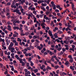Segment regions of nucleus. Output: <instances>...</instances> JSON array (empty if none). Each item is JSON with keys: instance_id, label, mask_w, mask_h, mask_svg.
I'll return each mask as SVG.
<instances>
[{"instance_id": "29", "label": "nucleus", "mask_w": 76, "mask_h": 76, "mask_svg": "<svg viewBox=\"0 0 76 76\" xmlns=\"http://www.w3.org/2000/svg\"><path fill=\"white\" fill-rule=\"evenodd\" d=\"M33 38L34 39H35L36 38H37V36L34 35L33 36Z\"/></svg>"}, {"instance_id": "16", "label": "nucleus", "mask_w": 76, "mask_h": 76, "mask_svg": "<svg viewBox=\"0 0 76 76\" xmlns=\"http://www.w3.org/2000/svg\"><path fill=\"white\" fill-rule=\"evenodd\" d=\"M41 23H39V25H38V30H40L41 29Z\"/></svg>"}, {"instance_id": "9", "label": "nucleus", "mask_w": 76, "mask_h": 76, "mask_svg": "<svg viewBox=\"0 0 76 76\" xmlns=\"http://www.w3.org/2000/svg\"><path fill=\"white\" fill-rule=\"evenodd\" d=\"M64 64L66 66H67V67H69V64H70V63H69V61H66Z\"/></svg>"}, {"instance_id": "44", "label": "nucleus", "mask_w": 76, "mask_h": 76, "mask_svg": "<svg viewBox=\"0 0 76 76\" xmlns=\"http://www.w3.org/2000/svg\"><path fill=\"white\" fill-rule=\"evenodd\" d=\"M15 50H16V51H19V48L17 47H15Z\"/></svg>"}, {"instance_id": "8", "label": "nucleus", "mask_w": 76, "mask_h": 76, "mask_svg": "<svg viewBox=\"0 0 76 76\" xmlns=\"http://www.w3.org/2000/svg\"><path fill=\"white\" fill-rule=\"evenodd\" d=\"M44 3H46L48 4H50V2H51V0H45Z\"/></svg>"}, {"instance_id": "18", "label": "nucleus", "mask_w": 76, "mask_h": 76, "mask_svg": "<svg viewBox=\"0 0 76 76\" xmlns=\"http://www.w3.org/2000/svg\"><path fill=\"white\" fill-rule=\"evenodd\" d=\"M33 17L34 19V22L35 23L37 22V18L35 17L34 15H33Z\"/></svg>"}, {"instance_id": "38", "label": "nucleus", "mask_w": 76, "mask_h": 76, "mask_svg": "<svg viewBox=\"0 0 76 76\" xmlns=\"http://www.w3.org/2000/svg\"><path fill=\"white\" fill-rule=\"evenodd\" d=\"M49 11V10H48L46 12V14L47 15H48L50 13Z\"/></svg>"}, {"instance_id": "30", "label": "nucleus", "mask_w": 76, "mask_h": 76, "mask_svg": "<svg viewBox=\"0 0 76 76\" xmlns=\"http://www.w3.org/2000/svg\"><path fill=\"white\" fill-rule=\"evenodd\" d=\"M7 24L8 25H13V23H10V21H9L7 22Z\"/></svg>"}, {"instance_id": "10", "label": "nucleus", "mask_w": 76, "mask_h": 76, "mask_svg": "<svg viewBox=\"0 0 76 76\" xmlns=\"http://www.w3.org/2000/svg\"><path fill=\"white\" fill-rule=\"evenodd\" d=\"M44 1L43 0H40L37 1L38 4H40V3H44Z\"/></svg>"}, {"instance_id": "61", "label": "nucleus", "mask_w": 76, "mask_h": 76, "mask_svg": "<svg viewBox=\"0 0 76 76\" xmlns=\"http://www.w3.org/2000/svg\"><path fill=\"white\" fill-rule=\"evenodd\" d=\"M56 6V8H57L58 9H60V5H58Z\"/></svg>"}, {"instance_id": "41", "label": "nucleus", "mask_w": 76, "mask_h": 76, "mask_svg": "<svg viewBox=\"0 0 76 76\" xmlns=\"http://www.w3.org/2000/svg\"><path fill=\"white\" fill-rule=\"evenodd\" d=\"M70 69H71V70H72L73 71L75 70V69L74 68H73V67L72 66H70Z\"/></svg>"}, {"instance_id": "33", "label": "nucleus", "mask_w": 76, "mask_h": 76, "mask_svg": "<svg viewBox=\"0 0 76 76\" xmlns=\"http://www.w3.org/2000/svg\"><path fill=\"white\" fill-rule=\"evenodd\" d=\"M56 41H57V42H60V40L58 39H56V40H55L54 42H56Z\"/></svg>"}, {"instance_id": "45", "label": "nucleus", "mask_w": 76, "mask_h": 76, "mask_svg": "<svg viewBox=\"0 0 76 76\" xmlns=\"http://www.w3.org/2000/svg\"><path fill=\"white\" fill-rule=\"evenodd\" d=\"M39 44L38 43H36L35 44V47H37L38 46Z\"/></svg>"}, {"instance_id": "20", "label": "nucleus", "mask_w": 76, "mask_h": 76, "mask_svg": "<svg viewBox=\"0 0 76 76\" xmlns=\"http://www.w3.org/2000/svg\"><path fill=\"white\" fill-rule=\"evenodd\" d=\"M41 5L42 6H47V4L46 3H42L41 4Z\"/></svg>"}, {"instance_id": "26", "label": "nucleus", "mask_w": 76, "mask_h": 76, "mask_svg": "<svg viewBox=\"0 0 76 76\" xmlns=\"http://www.w3.org/2000/svg\"><path fill=\"white\" fill-rule=\"evenodd\" d=\"M20 10L21 13H22L23 12H25V10H24L23 8L20 9Z\"/></svg>"}, {"instance_id": "7", "label": "nucleus", "mask_w": 76, "mask_h": 76, "mask_svg": "<svg viewBox=\"0 0 76 76\" xmlns=\"http://www.w3.org/2000/svg\"><path fill=\"white\" fill-rule=\"evenodd\" d=\"M72 8L73 11H75V10L76 9V8L75 7V5H74V4H72Z\"/></svg>"}, {"instance_id": "49", "label": "nucleus", "mask_w": 76, "mask_h": 76, "mask_svg": "<svg viewBox=\"0 0 76 76\" xmlns=\"http://www.w3.org/2000/svg\"><path fill=\"white\" fill-rule=\"evenodd\" d=\"M60 42L61 43V44H62V45H64V43H63V41L61 40L60 41Z\"/></svg>"}, {"instance_id": "21", "label": "nucleus", "mask_w": 76, "mask_h": 76, "mask_svg": "<svg viewBox=\"0 0 76 76\" xmlns=\"http://www.w3.org/2000/svg\"><path fill=\"white\" fill-rule=\"evenodd\" d=\"M23 8L26 10L28 9V6L26 5H24L23 6Z\"/></svg>"}, {"instance_id": "15", "label": "nucleus", "mask_w": 76, "mask_h": 76, "mask_svg": "<svg viewBox=\"0 0 76 76\" xmlns=\"http://www.w3.org/2000/svg\"><path fill=\"white\" fill-rule=\"evenodd\" d=\"M58 34H63V32L61 31L60 30H58V31L57 32Z\"/></svg>"}, {"instance_id": "6", "label": "nucleus", "mask_w": 76, "mask_h": 76, "mask_svg": "<svg viewBox=\"0 0 76 76\" xmlns=\"http://www.w3.org/2000/svg\"><path fill=\"white\" fill-rule=\"evenodd\" d=\"M26 0H18V1L20 2V3L22 5H23V3H25Z\"/></svg>"}, {"instance_id": "48", "label": "nucleus", "mask_w": 76, "mask_h": 76, "mask_svg": "<svg viewBox=\"0 0 76 76\" xmlns=\"http://www.w3.org/2000/svg\"><path fill=\"white\" fill-rule=\"evenodd\" d=\"M54 68H55V69H57L58 68V66L57 65L55 67H54Z\"/></svg>"}, {"instance_id": "35", "label": "nucleus", "mask_w": 76, "mask_h": 76, "mask_svg": "<svg viewBox=\"0 0 76 76\" xmlns=\"http://www.w3.org/2000/svg\"><path fill=\"white\" fill-rule=\"evenodd\" d=\"M1 68H3L4 69H6V67L5 66L3 65V66H1Z\"/></svg>"}, {"instance_id": "19", "label": "nucleus", "mask_w": 76, "mask_h": 76, "mask_svg": "<svg viewBox=\"0 0 76 76\" xmlns=\"http://www.w3.org/2000/svg\"><path fill=\"white\" fill-rule=\"evenodd\" d=\"M44 67H45V65H42V66H40V69H41L42 70H43L44 68Z\"/></svg>"}, {"instance_id": "46", "label": "nucleus", "mask_w": 76, "mask_h": 76, "mask_svg": "<svg viewBox=\"0 0 76 76\" xmlns=\"http://www.w3.org/2000/svg\"><path fill=\"white\" fill-rule=\"evenodd\" d=\"M47 61H44V64H45V65H46V66H47L48 65V64L47 63Z\"/></svg>"}, {"instance_id": "39", "label": "nucleus", "mask_w": 76, "mask_h": 76, "mask_svg": "<svg viewBox=\"0 0 76 76\" xmlns=\"http://www.w3.org/2000/svg\"><path fill=\"white\" fill-rule=\"evenodd\" d=\"M43 15H45L44 14H40L39 16V17L40 18H43Z\"/></svg>"}, {"instance_id": "51", "label": "nucleus", "mask_w": 76, "mask_h": 76, "mask_svg": "<svg viewBox=\"0 0 76 76\" xmlns=\"http://www.w3.org/2000/svg\"><path fill=\"white\" fill-rule=\"evenodd\" d=\"M21 64L22 66H25V63L23 62H22Z\"/></svg>"}, {"instance_id": "36", "label": "nucleus", "mask_w": 76, "mask_h": 76, "mask_svg": "<svg viewBox=\"0 0 76 76\" xmlns=\"http://www.w3.org/2000/svg\"><path fill=\"white\" fill-rule=\"evenodd\" d=\"M37 48L38 49H39V50H41V49H42V48L40 46H38L37 47Z\"/></svg>"}, {"instance_id": "31", "label": "nucleus", "mask_w": 76, "mask_h": 76, "mask_svg": "<svg viewBox=\"0 0 76 76\" xmlns=\"http://www.w3.org/2000/svg\"><path fill=\"white\" fill-rule=\"evenodd\" d=\"M6 71L4 72V75H6L7 74V73H8V70H7V69H6Z\"/></svg>"}, {"instance_id": "47", "label": "nucleus", "mask_w": 76, "mask_h": 76, "mask_svg": "<svg viewBox=\"0 0 76 76\" xmlns=\"http://www.w3.org/2000/svg\"><path fill=\"white\" fill-rule=\"evenodd\" d=\"M36 10V9H35V8L34 7H32L31 9V10L32 11V10Z\"/></svg>"}, {"instance_id": "40", "label": "nucleus", "mask_w": 76, "mask_h": 76, "mask_svg": "<svg viewBox=\"0 0 76 76\" xmlns=\"http://www.w3.org/2000/svg\"><path fill=\"white\" fill-rule=\"evenodd\" d=\"M20 12V10H18V8H17L16 11V12L17 13H18Z\"/></svg>"}, {"instance_id": "53", "label": "nucleus", "mask_w": 76, "mask_h": 76, "mask_svg": "<svg viewBox=\"0 0 76 76\" xmlns=\"http://www.w3.org/2000/svg\"><path fill=\"white\" fill-rule=\"evenodd\" d=\"M30 62H31V66H33V65H34V63H32V61H30Z\"/></svg>"}, {"instance_id": "59", "label": "nucleus", "mask_w": 76, "mask_h": 76, "mask_svg": "<svg viewBox=\"0 0 76 76\" xmlns=\"http://www.w3.org/2000/svg\"><path fill=\"white\" fill-rule=\"evenodd\" d=\"M62 51L64 53V52H65V51H66V49L64 48H62Z\"/></svg>"}, {"instance_id": "11", "label": "nucleus", "mask_w": 76, "mask_h": 76, "mask_svg": "<svg viewBox=\"0 0 76 76\" xmlns=\"http://www.w3.org/2000/svg\"><path fill=\"white\" fill-rule=\"evenodd\" d=\"M15 4H12L11 7L12 8H14V9H16V6H15Z\"/></svg>"}, {"instance_id": "27", "label": "nucleus", "mask_w": 76, "mask_h": 76, "mask_svg": "<svg viewBox=\"0 0 76 76\" xmlns=\"http://www.w3.org/2000/svg\"><path fill=\"white\" fill-rule=\"evenodd\" d=\"M64 42L65 44H69V42L67 41L66 40H64Z\"/></svg>"}, {"instance_id": "37", "label": "nucleus", "mask_w": 76, "mask_h": 76, "mask_svg": "<svg viewBox=\"0 0 76 76\" xmlns=\"http://www.w3.org/2000/svg\"><path fill=\"white\" fill-rule=\"evenodd\" d=\"M17 41H19V42H21L22 41V40L19 38H18Z\"/></svg>"}, {"instance_id": "54", "label": "nucleus", "mask_w": 76, "mask_h": 76, "mask_svg": "<svg viewBox=\"0 0 76 76\" xmlns=\"http://www.w3.org/2000/svg\"><path fill=\"white\" fill-rule=\"evenodd\" d=\"M2 47H3L4 50H6V46H4L2 45Z\"/></svg>"}, {"instance_id": "14", "label": "nucleus", "mask_w": 76, "mask_h": 76, "mask_svg": "<svg viewBox=\"0 0 76 76\" xmlns=\"http://www.w3.org/2000/svg\"><path fill=\"white\" fill-rule=\"evenodd\" d=\"M28 16H31V15H32V16H34L33 15V13H32V12H29L28 13Z\"/></svg>"}, {"instance_id": "22", "label": "nucleus", "mask_w": 76, "mask_h": 76, "mask_svg": "<svg viewBox=\"0 0 76 76\" xmlns=\"http://www.w3.org/2000/svg\"><path fill=\"white\" fill-rule=\"evenodd\" d=\"M34 73H37V72H38V69H34Z\"/></svg>"}, {"instance_id": "24", "label": "nucleus", "mask_w": 76, "mask_h": 76, "mask_svg": "<svg viewBox=\"0 0 76 76\" xmlns=\"http://www.w3.org/2000/svg\"><path fill=\"white\" fill-rule=\"evenodd\" d=\"M0 42H4V39H2V38H0Z\"/></svg>"}, {"instance_id": "23", "label": "nucleus", "mask_w": 76, "mask_h": 76, "mask_svg": "<svg viewBox=\"0 0 76 76\" xmlns=\"http://www.w3.org/2000/svg\"><path fill=\"white\" fill-rule=\"evenodd\" d=\"M63 54V51H61L60 53H58V55L59 56L60 55H62Z\"/></svg>"}, {"instance_id": "5", "label": "nucleus", "mask_w": 76, "mask_h": 76, "mask_svg": "<svg viewBox=\"0 0 76 76\" xmlns=\"http://www.w3.org/2000/svg\"><path fill=\"white\" fill-rule=\"evenodd\" d=\"M44 19H46V20H51V18H48V17H47V15H45L44 16Z\"/></svg>"}, {"instance_id": "50", "label": "nucleus", "mask_w": 76, "mask_h": 76, "mask_svg": "<svg viewBox=\"0 0 76 76\" xmlns=\"http://www.w3.org/2000/svg\"><path fill=\"white\" fill-rule=\"evenodd\" d=\"M42 61H45V60L44 59H43L42 60H39V62H40V63H42Z\"/></svg>"}, {"instance_id": "12", "label": "nucleus", "mask_w": 76, "mask_h": 76, "mask_svg": "<svg viewBox=\"0 0 76 76\" xmlns=\"http://www.w3.org/2000/svg\"><path fill=\"white\" fill-rule=\"evenodd\" d=\"M48 34H49L50 36H51L53 35V34L52 33V31L50 30L48 31Z\"/></svg>"}, {"instance_id": "28", "label": "nucleus", "mask_w": 76, "mask_h": 76, "mask_svg": "<svg viewBox=\"0 0 76 76\" xmlns=\"http://www.w3.org/2000/svg\"><path fill=\"white\" fill-rule=\"evenodd\" d=\"M33 14H34V15H37V11L35 10H34L33 12Z\"/></svg>"}, {"instance_id": "25", "label": "nucleus", "mask_w": 76, "mask_h": 76, "mask_svg": "<svg viewBox=\"0 0 76 76\" xmlns=\"http://www.w3.org/2000/svg\"><path fill=\"white\" fill-rule=\"evenodd\" d=\"M69 61L70 63H72L73 61V58L70 59V60H69Z\"/></svg>"}, {"instance_id": "4", "label": "nucleus", "mask_w": 76, "mask_h": 76, "mask_svg": "<svg viewBox=\"0 0 76 76\" xmlns=\"http://www.w3.org/2000/svg\"><path fill=\"white\" fill-rule=\"evenodd\" d=\"M72 48L69 49V50H70L71 51H73V52H74L75 51V45H72Z\"/></svg>"}, {"instance_id": "55", "label": "nucleus", "mask_w": 76, "mask_h": 76, "mask_svg": "<svg viewBox=\"0 0 76 76\" xmlns=\"http://www.w3.org/2000/svg\"><path fill=\"white\" fill-rule=\"evenodd\" d=\"M68 57L69 58H70H70H72V55H69V56H68Z\"/></svg>"}, {"instance_id": "42", "label": "nucleus", "mask_w": 76, "mask_h": 76, "mask_svg": "<svg viewBox=\"0 0 76 76\" xmlns=\"http://www.w3.org/2000/svg\"><path fill=\"white\" fill-rule=\"evenodd\" d=\"M8 39L9 38L8 37H6V38H5V41H8Z\"/></svg>"}, {"instance_id": "52", "label": "nucleus", "mask_w": 76, "mask_h": 76, "mask_svg": "<svg viewBox=\"0 0 76 76\" xmlns=\"http://www.w3.org/2000/svg\"><path fill=\"white\" fill-rule=\"evenodd\" d=\"M11 4V3L10 2H8L7 3V6H10Z\"/></svg>"}, {"instance_id": "64", "label": "nucleus", "mask_w": 76, "mask_h": 76, "mask_svg": "<svg viewBox=\"0 0 76 76\" xmlns=\"http://www.w3.org/2000/svg\"><path fill=\"white\" fill-rule=\"evenodd\" d=\"M67 33H68V34H72V32H71L70 31H68L67 32Z\"/></svg>"}, {"instance_id": "13", "label": "nucleus", "mask_w": 76, "mask_h": 76, "mask_svg": "<svg viewBox=\"0 0 76 76\" xmlns=\"http://www.w3.org/2000/svg\"><path fill=\"white\" fill-rule=\"evenodd\" d=\"M53 36H54V37L55 38H57L58 37L57 36V33H55V34H53Z\"/></svg>"}, {"instance_id": "56", "label": "nucleus", "mask_w": 76, "mask_h": 76, "mask_svg": "<svg viewBox=\"0 0 76 76\" xmlns=\"http://www.w3.org/2000/svg\"><path fill=\"white\" fill-rule=\"evenodd\" d=\"M47 68L49 70H51V67H50V66H47Z\"/></svg>"}, {"instance_id": "3", "label": "nucleus", "mask_w": 76, "mask_h": 76, "mask_svg": "<svg viewBox=\"0 0 76 76\" xmlns=\"http://www.w3.org/2000/svg\"><path fill=\"white\" fill-rule=\"evenodd\" d=\"M20 23V22L19 20H17L16 21H14L13 22V25L14 26H16V23Z\"/></svg>"}, {"instance_id": "58", "label": "nucleus", "mask_w": 76, "mask_h": 76, "mask_svg": "<svg viewBox=\"0 0 76 76\" xmlns=\"http://www.w3.org/2000/svg\"><path fill=\"white\" fill-rule=\"evenodd\" d=\"M6 11L7 12H9V9L8 8H7Z\"/></svg>"}, {"instance_id": "34", "label": "nucleus", "mask_w": 76, "mask_h": 76, "mask_svg": "<svg viewBox=\"0 0 76 76\" xmlns=\"http://www.w3.org/2000/svg\"><path fill=\"white\" fill-rule=\"evenodd\" d=\"M64 23L65 25L66 26H67V23H66V21H64Z\"/></svg>"}, {"instance_id": "63", "label": "nucleus", "mask_w": 76, "mask_h": 76, "mask_svg": "<svg viewBox=\"0 0 76 76\" xmlns=\"http://www.w3.org/2000/svg\"><path fill=\"white\" fill-rule=\"evenodd\" d=\"M57 74H59V70H58L56 71Z\"/></svg>"}, {"instance_id": "17", "label": "nucleus", "mask_w": 76, "mask_h": 76, "mask_svg": "<svg viewBox=\"0 0 76 76\" xmlns=\"http://www.w3.org/2000/svg\"><path fill=\"white\" fill-rule=\"evenodd\" d=\"M4 28L3 29L2 31L4 32V31H6V29H7V27L6 26H4Z\"/></svg>"}, {"instance_id": "60", "label": "nucleus", "mask_w": 76, "mask_h": 76, "mask_svg": "<svg viewBox=\"0 0 76 76\" xmlns=\"http://www.w3.org/2000/svg\"><path fill=\"white\" fill-rule=\"evenodd\" d=\"M17 36H18V35H17V34H13V37H14L15 38L16 37H17Z\"/></svg>"}, {"instance_id": "1", "label": "nucleus", "mask_w": 76, "mask_h": 76, "mask_svg": "<svg viewBox=\"0 0 76 76\" xmlns=\"http://www.w3.org/2000/svg\"><path fill=\"white\" fill-rule=\"evenodd\" d=\"M14 45V44H13V42H11L10 43V45H9V50L10 51H11V52L13 53H14L15 54L17 53L16 51L15 50V49L14 48H12V47H13V46Z\"/></svg>"}, {"instance_id": "32", "label": "nucleus", "mask_w": 76, "mask_h": 76, "mask_svg": "<svg viewBox=\"0 0 76 76\" xmlns=\"http://www.w3.org/2000/svg\"><path fill=\"white\" fill-rule=\"evenodd\" d=\"M24 27H25V29L26 30V31H28V26H24Z\"/></svg>"}, {"instance_id": "2", "label": "nucleus", "mask_w": 76, "mask_h": 76, "mask_svg": "<svg viewBox=\"0 0 76 76\" xmlns=\"http://www.w3.org/2000/svg\"><path fill=\"white\" fill-rule=\"evenodd\" d=\"M15 58H17V60H19V61H20V63H23V61H22V60H23V59H22L21 58H20V57H19L18 56V55H16L15 56Z\"/></svg>"}, {"instance_id": "57", "label": "nucleus", "mask_w": 76, "mask_h": 76, "mask_svg": "<svg viewBox=\"0 0 76 76\" xmlns=\"http://www.w3.org/2000/svg\"><path fill=\"white\" fill-rule=\"evenodd\" d=\"M44 25H45V23H42L41 24V26H44Z\"/></svg>"}, {"instance_id": "62", "label": "nucleus", "mask_w": 76, "mask_h": 76, "mask_svg": "<svg viewBox=\"0 0 76 76\" xmlns=\"http://www.w3.org/2000/svg\"><path fill=\"white\" fill-rule=\"evenodd\" d=\"M57 50L59 51H60L61 50V48L59 47V48H58L57 49Z\"/></svg>"}, {"instance_id": "43", "label": "nucleus", "mask_w": 76, "mask_h": 76, "mask_svg": "<svg viewBox=\"0 0 76 76\" xmlns=\"http://www.w3.org/2000/svg\"><path fill=\"white\" fill-rule=\"evenodd\" d=\"M71 27L72 28H74L75 27V24L74 23L72 24L71 25Z\"/></svg>"}]
</instances>
